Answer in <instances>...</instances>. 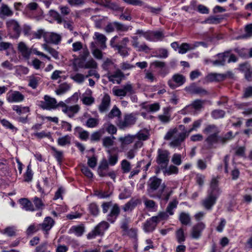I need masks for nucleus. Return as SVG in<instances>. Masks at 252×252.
Instances as JSON below:
<instances>
[{
  "instance_id": "obj_17",
  "label": "nucleus",
  "mask_w": 252,
  "mask_h": 252,
  "mask_svg": "<svg viewBox=\"0 0 252 252\" xmlns=\"http://www.w3.org/2000/svg\"><path fill=\"white\" fill-rule=\"evenodd\" d=\"M93 38L96 40V43L99 46L101 49L104 50L106 48L107 37L105 35L98 32L94 33Z\"/></svg>"
},
{
  "instance_id": "obj_40",
  "label": "nucleus",
  "mask_w": 252,
  "mask_h": 252,
  "mask_svg": "<svg viewBox=\"0 0 252 252\" xmlns=\"http://www.w3.org/2000/svg\"><path fill=\"white\" fill-rule=\"evenodd\" d=\"M42 47L45 50L49 52L55 59H59V52L55 49L49 47L46 44H43L42 45Z\"/></svg>"
},
{
  "instance_id": "obj_36",
  "label": "nucleus",
  "mask_w": 252,
  "mask_h": 252,
  "mask_svg": "<svg viewBox=\"0 0 252 252\" xmlns=\"http://www.w3.org/2000/svg\"><path fill=\"white\" fill-rule=\"evenodd\" d=\"M70 89V85L67 83L61 84L59 86V88L55 91L57 95H62Z\"/></svg>"
},
{
  "instance_id": "obj_39",
  "label": "nucleus",
  "mask_w": 252,
  "mask_h": 252,
  "mask_svg": "<svg viewBox=\"0 0 252 252\" xmlns=\"http://www.w3.org/2000/svg\"><path fill=\"white\" fill-rule=\"evenodd\" d=\"M49 13L50 16L56 21L58 24H61L63 22V18L62 17V15H60V13L57 11L50 10Z\"/></svg>"
},
{
  "instance_id": "obj_29",
  "label": "nucleus",
  "mask_w": 252,
  "mask_h": 252,
  "mask_svg": "<svg viewBox=\"0 0 252 252\" xmlns=\"http://www.w3.org/2000/svg\"><path fill=\"white\" fill-rule=\"evenodd\" d=\"M13 15V11L6 4H2L0 7V18H4Z\"/></svg>"
},
{
  "instance_id": "obj_52",
  "label": "nucleus",
  "mask_w": 252,
  "mask_h": 252,
  "mask_svg": "<svg viewBox=\"0 0 252 252\" xmlns=\"http://www.w3.org/2000/svg\"><path fill=\"white\" fill-rule=\"evenodd\" d=\"M89 209L90 213L93 216H97L99 213L98 206L95 203H92L89 205Z\"/></svg>"
},
{
  "instance_id": "obj_55",
  "label": "nucleus",
  "mask_w": 252,
  "mask_h": 252,
  "mask_svg": "<svg viewBox=\"0 0 252 252\" xmlns=\"http://www.w3.org/2000/svg\"><path fill=\"white\" fill-rule=\"evenodd\" d=\"M225 114V113L223 110H215L212 112L211 115L213 118L217 119L224 117Z\"/></svg>"
},
{
  "instance_id": "obj_42",
  "label": "nucleus",
  "mask_w": 252,
  "mask_h": 252,
  "mask_svg": "<svg viewBox=\"0 0 252 252\" xmlns=\"http://www.w3.org/2000/svg\"><path fill=\"white\" fill-rule=\"evenodd\" d=\"M179 219L181 223L184 225H188L190 221L189 215L184 212H182L180 214Z\"/></svg>"
},
{
  "instance_id": "obj_5",
  "label": "nucleus",
  "mask_w": 252,
  "mask_h": 252,
  "mask_svg": "<svg viewBox=\"0 0 252 252\" xmlns=\"http://www.w3.org/2000/svg\"><path fill=\"white\" fill-rule=\"evenodd\" d=\"M109 224L106 221H102L99 222L94 229L87 235L88 239H92L97 236H102L104 232L109 227Z\"/></svg>"
},
{
  "instance_id": "obj_16",
  "label": "nucleus",
  "mask_w": 252,
  "mask_h": 252,
  "mask_svg": "<svg viewBox=\"0 0 252 252\" xmlns=\"http://www.w3.org/2000/svg\"><path fill=\"white\" fill-rule=\"evenodd\" d=\"M205 228V224L202 222H200L194 225L191 230V235L193 239H198L201 235L202 231Z\"/></svg>"
},
{
  "instance_id": "obj_53",
  "label": "nucleus",
  "mask_w": 252,
  "mask_h": 252,
  "mask_svg": "<svg viewBox=\"0 0 252 252\" xmlns=\"http://www.w3.org/2000/svg\"><path fill=\"white\" fill-rule=\"evenodd\" d=\"M176 236L177 241L179 243H181L185 241V233L182 228H180L176 231Z\"/></svg>"
},
{
  "instance_id": "obj_24",
  "label": "nucleus",
  "mask_w": 252,
  "mask_h": 252,
  "mask_svg": "<svg viewBox=\"0 0 252 252\" xmlns=\"http://www.w3.org/2000/svg\"><path fill=\"white\" fill-rule=\"evenodd\" d=\"M80 109V106L76 104L73 106H67L66 108L63 110V112L69 118H72Z\"/></svg>"
},
{
  "instance_id": "obj_4",
  "label": "nucleus",
  "mask_w": 252,
  "mask_h": 252,
  "mask_svg": "<svg viewBox=\"0 0 252 252\" xmlns=\"http://www.w3.org/2000/svg\"><path fill=\"white\" fill-rule=\"evenodd\" d=\"M137 120L135 115L133 113L126 114L123 119L119 120L117 126L120 129H124L134 125Z\"/></svg>"
},
{
  "instance_id": "obj_61",
  "label": "nucleus",
  "mask_w": 252,
  "mask_h": 252,
  "mask_svg": "<svg viewBox=\"0 0 252 252\" xmlns=\"http://www.w3.org/2000/svg\"><path fill=\"white\" fill-rule=\"evenodd\" d=\"M47 33L43 30L40 29L32 32V38L40 39L42 37L44 38V35Z\"/></svg>"
},
{
  "instance_id": "obj_20",
  "label": "nucleus",
  "mask_w": 252,
  "mask_h": 252,
  "mask_svg": "<svg viewBox=\"0 0 252 252\" xmlns=\"http://www.w3.org/2000/svg\"><path fill=\"white\" fill-rule=\"evenodd\" d=\"M228 57L229 52L218 54L217 55V59L212 62L213 65L217 66L224 65Z\"/></svg>"
},
{
  "instance_id": "obj_7",
  "label": "nucleus",
  "mask_w": 252,
  "mask_h": 252,
  "mask_svg": "<svg viewBox=\"0 0 252 252\" xmlns=\"http://www.w3.org/2000/svg\"><path fill=\"white\" fill-rule=\"evenodd\" d=\"M112 92L114 95L120 97L121 98L127 94L131 95L134 93L133 88L130 83L126 84L122 88L114 87L112 89Z\"/></svg>"
},
{
  "instance_id": "obj_31",
  "label": "nucleus",
  "mask_w": 252,
  "mask_h": 252,
  "mask_svg": "<svg viewBox=\"0 0 252 252\" xmlns=\"http://www.w3.org/2000/svg\"><path fill=\"white\" fill-rule=\"evenodd\" d=\"M71 136L69 135L59 137L57 140L58 145L62 147L69 146L71 144Z\"/></svg>"
},
{
  "instance_id": "obj_41",
  "label": "nucleus",
  "mask_w": 252,
  "mask_h": 252,
  "mask_svg": "<svg viewBox=\"0 0 252 252\" xmlns=\"http://www.w3.org/2000/svg\"><path fill=\"white\" fill-rule=\"evenodd\" d=\"M150 134L147 130H141L136 133L134 136V138H136L139 140H146L149 137Z\"/></svg>"
},
{
  "instance_id": "obj_26",
  "label": "nucleus",
  "mask_w": 252,
  "mask_h": 252,
  "mask_svg": "<svg viewBox=\"0 0 252 252\" xmlns=\"http://www.w3.org/2000/svg\"><path fill=\"white\" fill-rule=\"evenodd\" d=\"M121 114L120 110L116 105H114L111 111L105 116V118L107 121L111 120L115 118H119Z\"/></svg>"
},
{
  "instance_id": "obj_6",
  "label": "nucleus",
  "mask_w": 252,
  "mask_h": 252,
  "mask_svg": "<svg viewBox=\"0 0 252 252\" xmlns=\"http://www.w3.org/2000/svg\"><path fill=\"white\" fill-rule=\"evenodd\" d=\"M44 100L38 101V105L44 110H51L57 108V101L48 95L44 96Z\"/></svg>"
},
{
  "instance_id": "obj_47",
  "label": "nucleus",
  "mask_w": 252,
  "mask_h": 252,
  "mask_svg": "<svg viewBox=\"0 0 252 252\" xmlns=\"http://www.w3.org/2000/svg\"><path fill=\"white\" fill-rule=\"evenodd\" d=\"M32 201L36 210H42L44 208L45 205L42 199L37 196H35Z\"/></svg>"
},
{
  "instance_id": "obj_13",
  "label": "nucleus",
  "mask_w": 252,
  "mask_h": 252,
  "mask_svg": "<svg viewBox=\"0 0 252 252\" xmlns=\"http://www.w3.org/2000/svg\"><path fill=\"white\" fill-rule=\"evenodd\" d=\"M158 223L157 217H152L144 223L143 229L146 232H152L155 229Z\"/></svg>"
},
{
  "instance_id": "obj_25",
  "label": "nucleus",
  "mask_w": 252,
  "mask_h": 252,
  "mask_svg": "<svg viewBox=\"0 0 252 252\" xmlns=\"http://www.w3.org/2000/svg\"><path fill=\"white\" fill-rule=\"evenodd\" d=\"M140 202L139 199H131L122 207L124 212H131Z\"/></svg>"
},
{
  "instance_id": "obj_64",
  "label": "nucleus",
  "mask_w": 252,
  "mask_h": 252,
  "mask_svg": "<svg viewBox=\"0 0 252 252\" xmlns=\"http://www.w3.org/2000/svg\"><path fill=\"white\" fill-rule=\"evenodd\" d=\"M244 249L246 251L252 252V234L247 239L244 244Z\"/></svg>"
},
{
  "instance_id": "obj_62",
  "label": "nucleus",
  "mask_w": 252,
  "mask_h": 252,
  "mask_svg": "<svg viewBox=\"0 0 252 252\" xmlns=\"http://www.w3.org/2000/svg\"><path fill=\"white\" fill-rule=\"evenodd\" d=\"M81 172L83 173V174H84L87 178L89 179L93 178V173L86 166L82 165L81 168Z\"/></svg>"
},
{
  "instance_id": "obj_59",
  "label": "nucleus",
  "mask_w": 252,
  "mask_h": 252,
  "mask_svg": "<svg viewBox=\"0 0 252 252\" xmlns=\"http://www.w3.org/2000/svg\"><path fill=\"white\" fill-rule=\"evenodd\" d=\"M99 121L97 119L90 118L86 122V126L88 127H94L98 124Z\"/></svg>"
},
{
  "instance_id": "obj_56",
  "label": "nucleus",
  "mask_w": 252,
  "mask_h": 252,
  "mask_svg": "<svg viewBox=\"0 0 252 252\" xmlns=\"http://www.w3.org/2000/svg\"><path fill=\"white\" fill-rule=\"evenodd\" d=\"M39 229H40L39 224H32L28 228L27 230V234L28 235L32 234L33 233L36 232Z\"/></svg>"
},
{
  "instance_id": "obj_50",
  "label": "nucleus",
  "mask_w": 252,
  "mask_h": 252,
  "mask_svg": "<svg viewBox=\"0 0 252 252\" xmlns=\"http://www.w3.org/2000/svg\"><path fill=\"white\" fill-rule=\"evenodd\" d=\"M164 35L162 32L159 31H153L152 32V38L153 42H156L158 41H161L163 39Z\"/></svg>"
},
{
  "instance_id": "obj_43",
  "label": "nucleus",
  "mask_w": 252,
  "mask_h": 252,
  "mask_svg": "<svg viewBox=\"0 0 252 252\" xmlns=\"http://www.w3.org/2000/svg\"><path fill=\"white\" fill-rule=\"evenodd\" d=\"M70 78L78 84H82L84 82L85 78H86V76L79 73L72 74L70 76Z\"/></svg>"
},
{
  "instance_id": "obj_45",
  "label": "nucleus",
  "mask_w": 252,
  "mask_h": 252,
  "mask_svg": "<svg viewBox=\"0 0 252 252\" xmlns=\"http://www.w3.org/2000/svg\"><path fill=\"white\" fill-rule=\"evenodd\" d=\"M59 10L63 18L68 16L71 12V9L67 5H61L59 6Z\"/></svg>"
},
{
  "instance_id": "obj_44",
  "label": "nucleus",
  "mask_w": 252,
  "mask_h": 252,
  "mask_svg": "<svg viewBox=\"0 0 252 252\" xmlns=\"http://www.w3.org/2000/svg\"><path fill=\"white\" fill-rule=\"evenodd\" d=\"M178 202L177 200L174 199L172 201L169 202L166 209V211L170 215H173L174 214L173 210L177 208Z\"/></svg>"
},
{
  "instance_id": "obj_8",
  "label": "nucleus",
  "mask_w": 252,
  "mask_h": 252,
  "mask_svg": "<svg viewBox=\"0 0 252 252\" xmlns=\"http://www.w3.org/2000/svg\"><path fill=\"white\" fill-rule=\"evenodd\" d=\"M170 153L166 150L159 149L156 158L157 163L160 165L162 168H166L169 162Z\"/></svg>"
},
{
  "instance_id": "obj_51",
  "label": "nucleus",
  "mask_w": 252,
  "mask_h": 252,
  "mask_svg": "<svg viewBox=\"0 0 252 252\" xmlns=\"http://www.w3.org/2000/svg\"><path fill=\"white\" fill-rule=\"evenodd\" d=\"M33 173L30 165L27 167L26 172L24 174V181L26 182H30L32 179Z\"/></svg>"
},
{
  "instance_id": "obj_60",
  "label": "nucleus",
  "mask_w": 252,
  "mask_h": 252,
  "mask_svg": "<svg viewBox=\"0 0 252 252\" xmlns=\"http://www.w3.org/2000/svg\"><path fill=\"white\" fill-rule=\"evenodd\" d=\"M1 124L4 127L9 128L12 130V131H16L17 128L15 127L11 123L6 120L3 119L0 121Z\"/></svg>"
},
{
  "instance_id": "obj_34",
  "label": "nucleus",
  "mask_w": 252,
  "mask_h": 252,
  "mask_svg": "<svg viewBox=\"0 0 252 252\" xmlns=\"http://www.w3.org/2000/svg\"><path fill=\"white\" fill-rule=\"evenodd\" d=\"M50 149L52 151V155L59 163H62L63 159V152L62 151L58 150L54 146H51Z\"/></svg>"
},
{
  "instance_id": "obj_1",
  "label": "nucleus",
  "mask_w": 252,
  "mask_h": 252,
  "mask_svg": "<svg viewBox=\"0 0 252 252\" xmlns=\"http://www.w3.org/2000/svg\"><path fill=\"white\" fill-rule=\"evenodd\" d=\"M147 192L150 196L162 198V193L166 188V185L162 183L161 179L156 176L151 177L147 182Z\"/></svg>"
},
{
  "instance_id": "obj_11",
  "label": "nucleus",
  "mask_w": 252,
  "mask_h": 252,
  "mask_svg": "<svg viewBox=\"0 0 252 252\" xmlns=\"http://www.w3.org/2000/svg\"><path fill=\"white\" fill-rule=\"evenodd\" d=\"M24 98V95L19 91L11 90L7 94L6 99L10 103L20 102L23 101Z\"/></svg>"
},
{
  "instance_id": "obj_54",
  "label": "nucleus",
  "mask_w": 252,
  "mask_h": 252,
  "mask_svg": "<svg viewBox=\"0 0 252 252\" xmlns=\"http://www.w3.org/2000/svg\"><path fill=\"white\" fill-rule=\"evenodd\" d=\"M97 66V63L93 59L88 60L84 64V66H81L83 68H96Z\"/></svg>"
},
{
  "instance_id": "obj_49",
  "label": "nucleus",
  "mask_w": 252,
  "mask_h": 252,
  "mask_svg": "<svg viewBox=\"0 0 252 252\" xmlns=\"http://www.w3.org/2000/svg\"><path fill=\"white\" fill-rule=\"evenodd\" d=\"M12 109L14 111L16 112L18 115H21L30 111V109L28 107H23L19 105H14Z\"/></svg>"
},
{
  "instance_id": "obj_27",
  "label": "nucleus",
  "mask_w": 252,
  "mask_h": 252,
  "mask_svg": "<svg viewBox=\"0 0 252 252\" xmlns=\"http://www.w3.org/2000/svg\"><path fill=\"white\" fill-rule=\"evenodd\" d=\"M117 148H114L111 150H107V153L109 154L108 156V162L111 166L115 165L118 161L119 156L118 154H112L113 150H116Z\"/></svg>"
},
{
  "instance_id": "obj_30",
  "label": "nucleus",
  "mask_w": 252,
  "mask_h": 252,
  "mask_svg": "<svg viewBox=\"0 0 252 252\" xmlns=\"http://www.w3.org/2000/svg\"><path fill=\"white\" fill-rule=\"evenodd\" d=\"M19 203L22 206V208L26 211H33L35 210L32 203L27 198L20 199Z\"/></svg>"
},
{
  "instance_id": "obj_35",
  "label": "nucleus",
  "mask_w": 252,
  "mask_h": 252,
  "mask_svg": "<svg viewBox=\"0 0 252 252\" xmlns=\"http://www.w3.org/2000/svg\"><path fill=\"white\" fill-rule=\"evenodd\" d=\"M134 135H128L125 137H121L119 140L121 143V147L124 148L125 145H128L132 143L134 140Z\"/></svg>"
},
{
  "instance_id": "obj_48",
  "label": "nucleus",
  "mask_w": 252,
  "mask_h": 252,
  "mask_svg": "<svg viewBox=\"0 0 252 252\" xmlns=\"http://www.w3.org/2000/svg\"><path fill=\"white\" fill-rule=\"evenodd\" d=\"M121 165L123 173H127L130 172L131 170V164L130 162L126 159H123L121 161Z\"/></svg>"
},
{
  "instance_id": "obj_19",
  "label": "nucleus",
  "mask_w": 252,
  "mask_h": 252,
  "mask_svg": "<svg viewBox=\"0 0 252 252\" xmlns=\"http://www.w3.org/2000/svg\"><path fill=\"white\" fill-rule=\"evenodd\" d=\"M111 98L109 94H105L99 105V111L102 113L108 110L110 106Z\"/></svg>"
},
{
  "instance_id": "obj_58",
  "label": "nucleus",
  "mask_w": 252,
  "mask_h": 252,
  "mask_svg": "<svg viewBox=\"0 0 252 252\" xmlns=\"http://www.w3.org/2000/svg\"><path fill=\"white\" fill-rule=\"evenodd\" d=\"M157 52L158 54L155 56L157 58H166L168 56V51L164 48L158 49Z\"/></svg>"
},
{
  "instance_id": "obj_18",
  "label": "nucleus",
  "mask_w": 252,
  "mask_h": 252,
  "mask_svg": "<svg viewBox=\"0 0 252 252\" xmlns=\"http://www.w3.org/2000/svg\"><path fill=\"white\" fill-rule=\"evenodd\" d=\"M55 221L50 217H46L43 222L39 224L40 228L46 234L48 233V231L53 227L55 224Z\"/></svg>"
},
{
  "instance_id": "obj_14",
  "label": "nucleus",
  "mask_w": 252,
  "mask_h": 252,
  "mask_svg": "<svg viewBox=\"0 0 252 252\" xmlns=\"http://www.w3.org/2000/svg\"><path fill=\"white\" fill-rule=\"evenodd\" d=\"M62 39L60 34L55 32H47L44 35V40L47 43L58 44Z\"/></svg>"
},
{
  "instance_id": "obj_37",
  "label": "nucleus",
  "mask_w": 252,
  "mask_h": 252,
  "mask_svg": "<svg viewBox=\"0 0 252 252\" xmlns=\"http://www.w3.org/2000/svg\"><path fill=\"white\" fill-rule=\"evenodd\" d=\"M115 139L116 138L113 136L104 137L102 139L103 146L106 148H109L114 145Z\"/></svg>"
},
{
  "instance_id": "obj_10",
  "label": "nucleus",
  "mask_w": 252,
  "mask_h": 252,
  "mask_svg": "<svg viewBox=\"0 0 252 252\" xmlns=\"http://www.w3.org/2000/svg\"><path fill=\"white\" fill-rule=\"evenodd\" d=\"M186 81L185 77L181 74H174L171 79L168 81V85L172 89L182 85Z\"/></svg>"
},
{
  "instance_id": "obj_3",
  "label": "nucleus",
  "mask_w": 252,
  "mask_h": 252,
  "mask_svg": "<svg viewBox=\"0 0 252 252\" xmlns=\"http://www.w3.org/2000/svg\"><path fill=\"white\" fill-rule=\"evenodd\" d=\"M119 38L118 36L115 35L113 37L110 41V45L115 50H117L118 53L122 57H126L129 55L128 52L130 48L127 47V44L129 42L128 37L123 38L122 39L116 43V41Z\"/></svg>"
},
{
  "instance_id": "obj_23",
  "label": "nucleus",
  "mask_w": 252,
  "mask_h": 252,
  "mask_svg": "<svg viewBox=\"0 0 252 252\" xmlns=\"http://www.w3.org/2000/svg\"><path fill=\"white\" fill-rule=\"evenodd\" d=\"M205 142L207 144V148L211 149L215 144L220 142V137L218 134H211L205 139Z\"/></svg>"
},
{
  "instance_id": "obj_12",
  "label": "nucleus",
  "mask_w": 252,
  "mask_h": 252,
  "mask_svg": "<svg viewBox=\"0 0 252 252\" xmlns=\"http://www.w3.org/2000/svg\"><path fill=\"white\" fill-rule=\"evenodd\" d=\"M124 73L119 69H117L113 73H108L107 78L109 81L119 84L124 77Z\"/></svg>"
},
{
  "instance_id": "obj_38",
  "label": "nucleus",
  "mask_w": 252,
  "mask_h": 252,
  "mask_svg": "<svg viewBox=\"0 0 252 252\" xmlns=\"http://www.w3.org/2000/svg\"><path fill=\"white\" fill-rule=\"evenodd\" d=\"M41 78L33 75L29 76V86L33 89L37 88Z\"/></svg>"
},
{
  "instance_id": "obj_63",
  "label": "nucleus",
  "mask_w": 252,
  "mask_h": 252,
  "mask_svg": "<svg viewBox=\"0 0 252 252\" xmlns=\"http://www.w3.org/2000/svg\"><path fill=\"white\" fill-rule=\"evenodd\" d=\"M160 105L158 103H154L146 106L147 109L150 112H157L160 109Z\"/></svg>"
},
{
  "instance_id": "obj_2",
  "label": "nucleus",
  "mask_w": 252,
  "mask_h": 252,
  "mask_svg": "<svg viewBox=\"0 0 252 252\" xmlns=\"http://www.w3.org/2000/svg\"><path fill=\"white\" fill-rule=\"evenodd\" d=\"M102 212L106 214L110 209L107 215V220L111 223H114L121 213V208L119 204H113L111 201L103 202L101 205Z\"/></svg>"
},
{
  "instance_id": "obj_22",
  "label": "nucleus",
  "mask_w": 252,
  "mask_h": 252,
  "mask_svg": "<svg viewBox=\"0 0 252 252\" xmlns=\"http://www.w3.org/2000/svg\"><path fill=\"white\" fill-rule=\"evenodd\" d=\"M189 91L192 94H196L201 96H207L209 94V93L203 88L194 85L190 86L189 88Z\"/></svg>"
},
{
  "instance_id": "obj_33",
  "label": "nucleus",
  "mask_w": 252,
  "mask_h": 252,
  "mask_svg": "<svg viewBox=\"0 0 252 252\" xmlns=\"http://www.w3.org/2000/svg\"><path fill=\"white\" fill-rule=\"evenodd\" d=\"M192 50H194L193 43H183L179 46L178 52L180 54H184L188 51Z\"/></svg>"
},
{
  "instance_id": "obj_57",
  "label": "nucleus",
  "mask_w": 252,
  "mask_h": 252,
  "mask_svg": "<svg viewBox=\"0 0 252 252\" xmlns=\"http://www.w3.org/2000/svg\"><path fill=\"white\" fill-rule=\"evenodd\" d=\"M131 190L127 188H125L119 194L120 199H125L129 198L131 195Z\"/></svg>"
},
{
  "instance_id": "obj_21",
  "label": "nucleus",
  "mask_w": 252,
  "mask_h": 252,
  "mask_svg": "<svg viewBox=\"0 0 252 252\" xmlns=\"http://www.w3.org/2000/svg\"><path fill=\"white\" fill-rule=\"evenodd\" d=\"M18 50L24 58L27 59H29L32 53V51L24 42H20L18 44Z\"/></svg>"
},
{
  "instance_id": "obj_28",
  "label": "nucleus",
  "mask_w": 252,
  "mask_h": 252,
  "mask_svg": "<svg viewBox=\"0 0 252 252\" xmlns=\"http://www.w3.org/2000/svg\"><path fill=\"white\" fill-rule=\"evenodd\" d=\"M208 192H212L213 194L220 195L221 191L218 187V181L216 178H213L210 184V188Z\"/></svg>"
},
{
  "instance_id": "obj_46",
  "label": "nucleus",
  "mask_w": 252,
  "mask_h": 252,
  "mask_svg": "<svg viewBox=\"0 0 252 252\" xmlns=\"http://www.w3.org/2000/svg\"><path fill=\"white\" fill-rule=\"evenodd\" d=\"M16 231V227L12 226L6 227L4 229L1 230L0 232L3 234L11 237L15 235Z\"/></svg>"
},
{
  "instance_id": "obj_9",
  "label": "nucleus",
  "mask_w": 252,
  "mask_h": 252,
  "mask_svg": "<svg viewBox=\"0 0 252 252\" xmlns=\"http://www.w3.org/2000/svg\"><path fill=\"white\" fill-rule=\"evenodd\" d=\"M220 195L208 192L206 197L202 201V205L207 210H211L216 204L217 200Z\"/></svg>"
},
{
  "instance_id": "obj_32",
  "label": "nucleus",
  "mask_w": 252,
  "mask_h": 252,
  "mask_svg": "<svg viewBox=\"0 0 252 252\" xmlns=\"http://www.w3.org/2000/svg\"><path fill=\"white\" fill-rule=\"evenodd\" d=\"M203 132L205 134H219L220 131L218 127L214 125H208L203 130Z\"/></svg>"
},
{
  "instance_id": "obj_15",
  "label": "nucleus",
  "mask_w": 252,
  "mask_h": 252,
  "mask_svg": "<svg viewBox=\"0 0 252 252\" xmlns=\"http://www.w3.org/2000/svg\"><path fill=\"white\" fill-rule=\"evenodd\" d=\"M6 25L9 31H13L17 37L19 36L21 29L17 21L13 19H10L6 22Z\"/></svg>"
}]
</instances>
